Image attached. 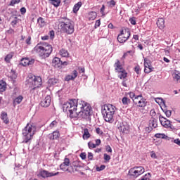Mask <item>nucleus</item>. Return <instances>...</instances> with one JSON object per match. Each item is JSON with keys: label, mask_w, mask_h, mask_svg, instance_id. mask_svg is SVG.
<instances>
[{"label": "nucleus", "mask_w": 180, "mask_h": 180, "mask_svg": "<svg viewBox=\"0 0 180 180\" xmlns=\"http://www.w3.org/2000/svg\"><path fill=\"white\" fill-rule=\"evenodd\" d=\"M48 83L49 84V85L51 86V85H56L57 84H58V79L53 77V78H51L48 80Z\"/></svg>", "instance_id": "obj_27"}, {"label": "nucleus", "mask_w": 180, "mask_h": 180, "mask_svg": "<svg viewBox=\"0 0 180 180\" xmlns=\"http://www.w3.org/2000/svg\"><path fill=\"white\" fill-rule=\"evenodd\" d=\"M88 146L90 149L96 148V145L91 141L88 143Z\"/></svg>", "instance_id": "obj_44"}, {"label": "nucleus", "mask_w": 180, "mask_h": 180, "mask_svg": "<svg viewBox=\"0 0 180 180\" xmlns=\"http://www.w3.org/2000/svg\"><path fill=\"white\" fill-rule=\"evenodd\" d=\"M89 137H91V134H89V130L87 128H85L84 129L83 139L88 140Z\"/></svg>", "instance_id": "obj_24"}, {"label": "nucleus", "mask_w": 180, "mask_h": 180, "mask_svg": "<svg viewBox=\"0 0 180 180\" xmlns=\"http://www.w3.org/2000/svg\"><path fill=\"white\" fill-rule=\"evenodd\" d=\"M96 134H98V136L103 135V131H102L99 127L96 128Z\"/></svg>", "instance_id": "obj_40"}, {"label": "nucleus", "mask_w": 180, "mask_h": 180, "mask_svg": "<svg viewBox=\"0 0 180 180\" xmlns=\"http://www.w3.org/2000/svg\"><path fill=\"white\" fill-rule=\"evenodd\" d=\"M20 65L23 67H27V65H29V58H22L20 60Z\"/></svg>", "instance_id": "obj_26"}, {"label": "nucleus", "mask_w": 180, "mask_h": 180, "mask_svg": "<svg viewBox=\"0 0 180 180\" xmlns=\"http://www.w3.org/2000/svg\"><path fill=\"white\" fill-rule=\"evenodd\" d=\"M149 126H150V127H153V129H156V127H158L157 119H155V117H151L149 120Z\"/></svg>", "instance_id": "obj_19"}, {"label": "nucleus", "mask_w": 180, "mask_h": 180, "mask_svg": "<svg viewBox=\"0 0 180 180\" xmlns=\"http://www.w3.org/2000/svg\"><path fill=\"white\" fill-rule=\"evenodd\" d=\"M114 67L115 72H118L119 71L124 70V68H123V65H122V63H120L119 59L116 60V62L114 64Z\"/></svg>", "instance_id": "obj_15"}, {"label": "nucleus", "mask_w": 180, "mask_h": 180, "mask_svg": "<svg viewBox=\"0 0 180 180\" xmlns=\"http://www.w3.org/2000/svg\"><path fill=\"white\" fill-rule=\"evenodd\" d=\"M0 117L5 124H9V118H8V113L6 112L2 111Z\"/></svg>", "instance_id": "obj_17"}, {"label": "nucleus", "mask_w": 180, "mask_h": 180, "mask_svg": "<svg viewBox=\"0 0 180 180\" xmlns=\"http://www.w3.org/2000/svg\"><path fill=\"white\" fill-rule=\"evenodd\" d=\"M79 74H85V68H78Z\"/></svg>", "instance_id": "obj_57"}, {"label": "nucleus", "mask_w": 180, "mask_h": 180, "mask_svg": "<svg viewBox=\"0 0 180 180\" xmlns=\"http://www.w3.org/2000/svg\"><path fill=\"white\" fill-rule=\"evenodd\" d=\"M105 168H106V166L105 165H102L100 167H97L96 168V171H97V172H101V171H103Z\"/></svg>", "instance_id": "obj_37"}, {"label": "nucleus", "mask_w": 180, "mask_h": 180, "mask_svg": "<svg viewBox=\"0 0 180 180\" xmlns=\"http://www.w3.org/2000/svg\"><path fill=\"white\" fill-rule=\"evenodd\" d=\"M15 20H13L12 22H11V26H13V27H15V26H16V25H18V18L15 16L14 18Z\"/></svg>", "instance_id": "obj_43"}, {"label": "nucleus", "mask_w": 180, "mask_h": 180, "mask_svg": "<svg viewBox=\"0 0 180 180\" xmlns=\"http://www.w3.org/2000/svg\"><path fill=\"white\" fill-rule=\"evenodd\" d=\"M129 22H130L131 25H135L136 23V17H131V18H129Z\"/></svg>", "instance_id": "obj_47"}, {"label": "nucleus", "mask_w": 180, "mask_h": 180, "mask_svg": "<svg viewBox=\"0 0 180 180\" xmlns=\"http://www.w3.org/2000/svg\"><path fill=\"white\" fill-rule=\"evenodd\" d=\"M82 6V2L79 1L77 4H75L73 6L72 12L73 13H77L79 11V8Z\"/></svg>", "instance_id": "obj_21"}, {"label": "nucleus", "mask_w": 180, "mask_h": 180, "mask_svg": "<svg viewBox=\"0 0 180 180\" xmlns=\"http://www.w3.org/2000/svg\"><path fill=\"white\" fill-rule=\"evenodd\" d=\"M156 115H157V113L155 112V110L152 109L150 111V116H151V117H155Z\"/></svg>", "instance_id": "obj_49"}, {"label": "nucleus", "mask_w": 180, "mask_h": 180, "mask_svg": "<svg viewBox=\"0 0 180 180\" xmlns=\"http://www.w3.org/2000/svg\"><path fill=\"white\" fill-rule=\"evenodd\" d=\"M122 105H129L131 100L127 96H124L122 99Z\"/></svg>", "instance_id": "obj_31"}, {"label": "nucleus", "mask_w": 180, "mask_h": 180, "mask_svg": "<svg viewBox=\"0 0 180 180\" xmlns=\"http://www.w3.org/2000/svg\"><path fill=\"white\" fill-rule=\"evenodd\" d=\"M159 120L162 126L165 127V129H172V124H171V121L168 120V119L164 117L162 115H159Z\"/></svg>", "instance_id": "obj_8"}, {"label": "nucleus", "mask_w": 180, "mask_h": 180, "mask_svg": "<svg viewBox=\"0 0 180 180\" xmlns=\"http://www.w3.org/2000/svg\"><path fill=\"white\" fill-rule=\"evenodd\" d=\"M134 71L138 75H140V74H141V68H140V65H137L134 68Z\"/></svg>", "instance_id": "obj_35"}, {"label": "nucleus", "mask_w": 180, "mask_h": 180, "mask_svg": "<svg viewBox=\"0 0 180 180\" xmlns=\"http://www.w3.org/2000/svg\"><path fill=\"white\" fill-rule=\"evenodd\" d=\"M63 109V112H67L70 119L81 117L86 120H91V116H92L93 113L91 104L84 101H82L80 104H78L77 99H70L69 101L64 103Z\"/></svg>", "instance_id": "obj_1"}, {"label": "nucleus", "mask_w": 180, "mask_h": 180, "mask_svg": "<svg viewBox=\"0 0 180 180\" xmlns=\"http://www.w3.org/2000/svg\"><path fill=\"white\" fill-rule=\"evenodd\" d=\"M174 143H175V144H177V146H179V147H180V140H179V139H174Z\"/></svg>", "instance_id": "obj_64"}, {"label": "nucleus", "mask_w": 180, "mask_h": 180, "mask_svg": "<svg viewBox=\"0 0 180 180\" xmlns=\"http://www.w3.org/2000/svg\"><path fill=\"white\" fill-rule=\"evenodd\" d=\"M80 158H82V160H86V153H82L80 154Z\"/></svg>", "instance_id": "obj_62"}, {"label": "nucleus", "mask_w": 180, "mask_h": 180, "mask_svg": "<svg viewBox=\"0 0 180 180\" xmlns=\"http://www.w3.org/2000/svg\"><path fill=\"white\" fill-rule=\"evenodd\" d=\"M10 78H11V79H16V78H18L16 72L13 70V69H12L10 72Z\"/></svg>", "instance_id": "obj_33"}, {"label": "nucleus", "mask_w": 180, "mask_h": 180, "mask_svg": "<svg viewBox=\"0 0 180 180\" xmlns=\"http://www.w3.org/2000/svg\"><path fill=\"white\" fill-rule=\"evenodd\" d=\"M100 12L102 14V16H105V5H102Z\"/></svg>", "instance_id": "obj_53"}, {"label": "nucleus", "mask_w": 180, "mask_h": 180, "mask_svg": "<svg viewBox=\"0 0 180 180\" xmlns=\"http://www.w3.org/2000/svg\"><path fill=\"white\" fill-rule=\"evenodd\" d=\"M67 167L64 163H62L60 165V169H62L63 171H65V169H67Z\"/></svg>", "instance_id": "obj_56"}, {"label": "nucleus", "mask_w": 180, "mask_h": 180, "mask_svg": "<svg viewBox=\"0 0 180 180\" xmlns=\"http://www.w3.org/2000/svg\"><path fill=\"white\" fill-rule=\"evenodd\" d=\"M147 65H151V60L144 58V67H147Z\"/></svg>", "instance_id": "obj_42"}, {"label": "nucleus", "mask_w": 180, "mask_h": 180, "mask_svg": "<svg viewBox=\"0 0 180 180\" xmlns=\"http://www.w3.org/2000/svg\"><path fill=\"white\" fill-rule=\"evenodd\" d=\"M117 72L119 74L118 78H120V79H125L127 78V72L126 71V70L124 69Z\"/></svg>", "instance_id": "obj_18"}, {"label": "nucleus", "mask_w": 180, "mask_h": 180, "mask_svg": "<svg viewBox=\"0 0 180 180\" xmlns=\"http://www.w3.org/2000/svg\"><path fill=\"white\" fill-rule=\"evenodd\" d=\"M58 124V122L56 120H53L50 124L49 127L50 129H53V127H57V125Z\"/></svg>", "instance_id": "obj_36"}, {"label": "nucleus", "mask_w": 180, "mask_h": 180, "mask_svg": "<svg viewBox=\"0 0 180 180\" xmlns=\"http://www.w3.org/2000/svg\"><path fill=\"white\" fill-rule=\"evenodd\" d=\"M130 127H129V124L126 122H122L120 124V126L118 127V130L123 134H127L129 133V129Z\"/></svg>", "instance_id": "obj_11"}, {"label": "nucleus", "mask_w": 180, "mask_h": 180, "mask_svg": "<svg viewBox=\"0 0 180 180\" xmlns=\"http://www.w3.org/2000/svg\"><path fill=\"white\" fill-rule=\"evenodd\" d=\"M6 33H8V34H13V33H15V30L10 28L8 30L6 31Z\"/></svg>", "instance_id": "obj_58"}, {"label": "nucleus", "mask_w": 180, "mask_h": 180, "mask_svg": "<svg viewBox=\"0 0 180 180\" xmlns=\"http://www.w3.org/2000/svg\"><path fill=\"white\" fill-rule=\"evenodd\" d=\"M139 108H146L147 106V100L144 98H142L139 101H138Z\"/></svg>", "instance_id": "obj_22"}, {"label": "nucleus", "mask_w": 180, "mask_h": 180, "mask_svg": "<svg viewBox=\"0 0 180 180\" xmlns=\"http://www.w3.org/2000/svg\"><path fill=\"white\" fill-rule=\"evenodd\" d=\"M50 140H58L60 139V131H54L53 133L49 134Z\"/></svg>", "instance_id": "obj_16"}, {"label": "nucleus", "mask_w": 180, "mask_h": 180, "mask_svg": "<svg viewBox=\"0 0 180 180\" xmlns=\"http://www.w3.org/2000/svg\"><path fill=\"white\" fill-rule=\"evenodd\" d=\"M108 4L110 8H113L116 5V1L115 0H110Z\"/></svg>", "instance_id": "obj_41"}, {"label": "nucleus", "mask_w": 180, "mask_h": 180, "mask_svg": "<svg viewBox=\"0 0 180 180\" xmlns=\"http://www.w3.org/2000/svg\"><path fill=\"white\" fill-rule=\"evenodd\" d=\"M116 110V106L112 104H105L102 107L101 113L105 122L108 123H113L115 122L113 117Z\"/></svg>", "instance_id": "obj_3"}, {"label": "nucleus", "mask_w": 180, "mask_h": 180, "mask_svg": "<svg viewBox=\"0 0 180 180\" xmlns=\"http://www.w3.org/2000/svg\"><path fill=\"white\" fill-rule=\"evenodd\" d=\"M51 103V97L50 96H46L44 100L40 103V105L42 108H49Z\"/></svg>", "instance_id": "obj_13"}, {"label": "nucleus", "mask_w": 180, "mask_h": 180, "mask_svg": "<svg viewBox=\"0 0 180 180\" xmlns=\"http://www.w3.org/2000/svg\"><path fill=\"white\" fill-rule=\"evenodd\" d=\"M27 82L31 91H34L36 88H40L43 84L41 77L35 75H30L27 79Z\"/></svg>", "instance_id": "obj_6"}, {"label": "nucleus", "mask_w": 180, "mask_h": 180, "mask_svg": "<svg viewBox=\"0 0 180 180\" xmlns=\"http://www.w3.org/2000/svg\"><path fill=\"white\" fill-rule=\"evenodd\" d=\"M156 25L159 29H164L165 27V20L164 18H158Z\"/></svg>", "instance_id": "obj_20"}, {"label": "nucleus", "mask_w": 180, "mask_h": 180, "mask_svg": "<svg viewBox=\"0 0 180 180\" xmlns=\"http://www.w3.org/2000/svg\"><path fill=\"white\" fill-rule=\"evenodd\" d=\"M37 21L39 23H41V25H44V23H46V22H44V19L41 17H39Z\"/></svg>", "instance_id": "obj_50"}, {"label": "nucleus", "mask_w": 180, "mask_h": 180, "mask_svg": "<svg viewBox=\"0 0 180 180\" xmlns=\"http://www.w3.org/2000/svg\"><path fill=\"white\" fill-rule=\"evenodd\" d=\"M105 151H107L108 153H112V148L110 147V146H107L105 147Z\"/></svg>", "instance_id": "obj_61"}, {"label": "nucleus", "mask_w": 180, "mask_h": 180, "mask_svg": "<svg viewBox=\"0 0 180 180\" xmlns=\"http://www.w3.org/2000/svg\"><path fill=\"white\" fill-rule=\"evenodd\" d=\"M52 64H53V67H55V68H60V67H61V65H64L67 64V62H63V61H61V59L56 57L53 59Z\"/></svg>", "instance_id": "obj_12"}, {"label": "nucleus", "mask_w": 180, "mask_h": 180, "mask_svg": "<svg viewBox=\"0 0 180 180\" xmlns=\"http://www.w3.org/2000/svg\"><path fill=\"white\" fill-rule=\"evenodd\" d=\"M150 157L151 158H154L155 160H157V158H158V157L157 156V154H155V152L154 151L151 152Z\"/></svg>", "instance_id": "obj_52"}, {"label": "nucleus", "mask_w": 180, "mask_h": 180, "mask_svg": "<svg viewBox=\"0 0 180 180\" xmlns=\"http://www.w3.org/2000/svg\"><path fill=\"white\" fill-rule=\"evenodd\" d=\"M174 79H176V81H179L180 79V73H175L174 76Z\"/></svg>", "instance_id": "obj_55"}, {"label": "nucleus", "mask_w": 180, "mask_h": 180, "mask_svg": "<svg viewBox=\"0 0 180 180\" xmlns=\"http://www.w3.org/2000/svg\"><path fill=\"white\" fill-rule=\"evenodd\" d=\"M144 172H146V169L143 167L135 166L129 170L128 175L131 176V178H139V176L143 175Z\"/></svg>", "instance_id": "obj_7"}, {"label": "nucleus", "mask_w": 180, "mask_h": 180, "mask_svg": "<svg viewBox=\"0 0 180 180\" xmlns=\"http://www.w3.org/2000/svg\"><path fill=\"white\" fill-rule=\"evenodd\" d=\"M13 58V53H8L4 58L6 63H11V60Z\"/></svg>", "instance_id": "obj_30"}, {"label": "nucleus", "mask_w": 180, "mask_h": 180, "mask_svg": "<svg viewBox=\"0 0 180 180\" xmlns=\"http://www.w3.org/2000/svg\"><path fill=\"white\" fill-rule=\"evenodd\" d=\"M36 131V126L30 124H27L26 127L22 130V143L27 144L30 140L33 139L34 133Z\"/></svg>", "instance_id": "obj_5"}, {"label": "nucleus", "mask_w": 180, "mask_h": 180, "mask_svg": "<svg viewBox=\"0 0 180 180\" xmlns=\"http://www.w3.org/2000/svg\"><path fill=\"white\" fill-rule=\"evenodd\" d=\"M59 54L61 57H65V58L70 57V53L67 49H61L59 51Z\"/></svg>", "instance_id": "obj_23"}, {"label": "nucleus", "mask_w": 180, "mask_h": 180, "mask_svg": "<svg viewBox=\"0 0 180 180\" xmlns=\"http://www.w3.org/2000/svg\"><path fill=\"white\" fill-rule=\"evenodd\" d=\"M58 174L59 172L53 173L46 170H41L38 176H41L42 178H51V176H56L58 175Z\"/></svg>", "instance_id": "obj_9"}, {"label": "nucleus", "mask_w": 180, "mask_h": 180, "mask_svg": "<svg viewBox=\"0 0 180 180\" xmlns=\"http://www.w3.org/2000/svg\"><path fill=\"white\" fill-rule=\"evenodd\" d=\"M23 101V96H19L18 97L15 98L14 100L15 103H20Z\"/></svg>", "instance_id": "obj_34"}, {"label": "nucleus", "mask_w": 180, "mask_h": 180, "mask_svg": "<svg viewBox=\"0 0 180 180\" xmlns=\"http://www.w3.org/2000/svg\"><path fill=\"white\" fill-rule=\"evenodd\" d=\"M88 158L90 160H94V154H92V153H91V152H89L88 153Z\"/></svg>", "instance_id": "obj_60"}, {"label": "nucleus", "mask_w": 180, "mask_h": 180, "mask_svg": "<svg viewBox=\"0 0 180 180\" xmlns=\"http://www.w3.org/2000/svg\"><path fill=\"white\" fill-rule=\"evenodd\" d=\"M63 164H64L65 165H66L68 167H70V159L68 158H65Z\"/></svg>", "instance_id": "obj_48"}, {"label": "nucleus", "mask_w": 180, "mask_h": 180, "mask_svg": "<svg viewBox=\"0 0 180 180\" xmlns=\"http://www.w3.org/2000/svg\"><path fill=\"white\" fill-rule=\"evenodd\" d=\"M99 26H101V20H97L95 23V29L99 27Z\"/></svg>", "instance_id": "obj_59"}, {"label": "nucleus", "mask_w": 180, "mask_h": 180, "mask_svg": "<svg viewBox=\"0 0 180 180\" xmlns=\"http://www.w3.org/2000/svg\"><path fill=\"white\" fill-rule=\"evenodd\" d=\"M60 32L66 34H72L74 33V21L64 17L60 19Z\"/></svg>", "instance_id": "obj_4"}, {"label": "nucleus", "mask_w": 180, "mask_h": 180, "mask_svg": "<svg viewBox=\"0 0 180 180\" xmlns=\"http://www.w3.org/2000/svg\"><path fill=\"white\" fill-rule=\"evenodd\" d=\"M165 115L167 117H171V115H172V111L167 110V111H165Z\"/></svg>", "instance_id": "obj_51"}, {"label": "nucleus", "mask_w": 180, "mask_h": 180, "mask_svg": "<svg viewBox=\"0 0 180 180\" xmlns=\"http://www.w3.org/2000/svg\"><path fill=\"white\" fill-rule=\"evenodd\" d=\"M49 2H51V5H53L55 8H58L60 4H61V0H49Z\"/></svg>", "instance_id": "obj_29"}, {"label": "nucleus", "mask_w": 180, "mask_h": 180, "mask_svg": "<svg viewBox=\"0 0 180 180\" xmlns=\"http://www.w3.org/2000/svg\"><path fill=\"white\" fill-rule=\"evenodd\" d=\"M20 13H21V15H25V13H26V8L25 7L21 8Z\"/></svg>", "instance_id": "obj_63"}, {"label": "nucleus", "mask_w": 180, "mask_h": 180, "mask_svg": "<svg viewBox=\"0 0 180 180\" xmlns=\"http://www.w3.org/2000/svg\"><path fill=\"white\" fill-rule=\"evenodd\" d=\"M103 158L106 162H109V161H110V155H108L107 153L103 154Z\"/></svg>", "instance_id": "obj_39"}, {"label": "nucleus", "mask_w": 180, "mask_h": 180, "mask_svg": "<svg viewBox=\"0 0 180 180\" xmlns=\"http://www.w3.org/2000/svg\"><path fill=\"white\" fill-rule=\"evenodd\" d=\"M155 137H156V139H168V136L165 135V134H155Z\"/></svg>", "instance_id": "obj_32"}, {"label": "nucleus", "mask_w": 180, "mask_h": 180, "mask_svg": "<svg viewBox=\"0 0 180 180\" xmlns=\"http://www.w3.org/2000/svg\"><path fill=\"white\" fill-rule=\"evenodd\" d=\"M127 95H129V98H131V99H133L134 98V99H136V94H134V92L133 91H130L129 93H127Z\"/></svg>", "instance_id": "obj_46"}, {"label": "nucleus", "mask_w": 180, "mask_h": 180, "mask_svg": "<svg viewBox=\"0 0 180 180\" xmlns=\"http://www.w3.org/2000/svg\"><path fill=\"white\" fill-rule=\"evenodd\" d=\"M20 2V0H11L9 6H15L16 4H19Z\"/></svg>", "instance_id": "obj_38"}, {"label": "nucleus", "mask_w": 180, "mask_h": 180, "mask_svg": "<svg viewBox=\"0 0 180 180\" xmlns=\"http://www.w3.org/2000/svg\"><path fill=\"white\" fill-rule=\"evenodd\" d=\"M129 37H130V31L125 32L124 35L118 34L117 39L119 43H126L129 40Z\"/></svg>", "instance_id": "obj_10"}, {"label": "nucleus", "mask_w": 180, "mask_h": 180, "mask_svg": "<svg viewBox=\"0 0 180 180\" xmlns=\"http://www.w3.org/2000/svg\"><path fill=\"white\" fill-rule=\"evenodd\" d=\"M34 51L41 58H47L53 53V46L46 42H40L34 48Z\"/></svg>", "instance_id": "obj_2"}, {"label": "nucleus", "mask_w": 180, "mask_h": 180, "mask_svg": "<svg viewBox=\"0 0 180 180\" xmlns=\"http://www.w3.org/2000/svg\"><path fill=\"white\" fill-rule=\"evenodd\" d=\"M33 64H34V59L28 58V65H33Z\"/></svg>", "instance_id": "obj_54"}, {"label": "nucleus", "mask_w": 180, "mask_h": 180, "mask_svg": "<svg viewBox=\"0 0 180 180\" xmlns=\"http://www.w3.org/2000/svg\"><path fill=\"white\" fill-rule=\"evenodd\" d=\"M78 77V72L75 70L72 71V75H67L65 77V81H74Z\"/></svg>", "instance_id": "obj_14"}, {"label": "nucleus", "mask_w": 180, "mask_h": 180, "mask_svg": "<svg viewBox=\"0 0 180 180\" xmlns=\"http://www.w3.org/2000/svg\"><path fill=\"white\" fill-rule=\"evenodd\" d=\"M154 71V68L151 65H146L144 69L145 74H150Z\"/></svg>", "instance_id": "obj_25"}, {"label": "nucleus", "mask_w": 180, "mask_h": 180, "mask_svg": "<svg viewBox=\"0 0 180 180\" xmlns=\"http://www.w3.org/2000/svg\"><path fill=\"white\" fill-rule=\"evenodd\" d=\"M6 91V83L4 81H0V92Z\"/></svg>", "instance_id": "obj_28"}, {"label": "nucleus", "mask_w": 180, "mask_h": 180, "mask_svg": "<svg viewBox=\"0 0 180 180\" xmlns=\"http://www.w3.org/2000/svg\"><path fill=\"white\" fill-rule=\"evenodd\" d=\"M49 37L50 39H51V40H53V39H54L55 36H56V34L54 32V30H51L49 33Z\"/></svg>", "instance_id": "obj_45"}]
</instances>
